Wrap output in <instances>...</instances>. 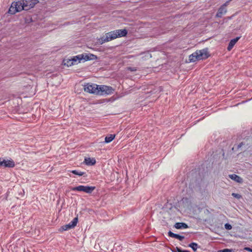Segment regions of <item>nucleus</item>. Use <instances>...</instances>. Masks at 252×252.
<instances>
[{"label":"nucleus","instance_id":"0eeeda50","mask_svg":"<svg viewBox=\"0 0 252 252\" xmlns=\"http://www.w3.org/2000/svg\"><path fill=\"white\" fill-rule=\"evenodd\" d=\"M15 162L12 159L5 160L0 158V166L3 167L12 168L15 166Z\"/></svg>","mask_w":252,"mask_h":252},{"label":"nucleus","instance_id":"473e14b6","mask_svg":"<svg viewBox=\"0 0 252 252\" xmlns=\"http://www.w3.org/2000/svg\"><path fill=\"white\" fill-rule=\"evenodd\" d=\"M228 1H226L225 3H224L222 5H221V6H224V7L226 8V6L228 4Z\"/></svg>","mask_w":252,"mask_h":252},{"label":"nucleus","instance_id":"bb28decb","mask_svg":"<svg viewBox=\"0 0 252 252\" xmlns=\"http://www.w3.org/2000/svg\"><path fill=\"white\" fill-rule=\"evenodd\" d=\"M224 227L227 230H230L232 229L231 225L228 223H226L224 224Z\"/></svg>","mask_w":252,"mask_h":252},{"label":"nucleus","instance_id":"412c9836","mask_svg":"<svg viewBox=\"0 0 252 252\" xmlns=\"http://www.w3.org/2000/svg\"><path fill=\"white\" fill-rule=\"evenodd\" d=\"M196 54V52L193 53L192 54L189 55V60L190 62H194L196 61H199V60H198L197 57L196 56V54Z\"/></svg>","mask_w":252,"mask_h":252},{"label":"nucleus","instance_id":"7c9ffc66","mask_svg":"<svg viewBox=\"0 0 252 252\" xmlns=\"http://www.w3.org/2000/svg\"><path fill=\"white\" fill-rule=\"evenodd\" d=\"M177 250L178 252H189L187 250H182L178 248H177Z\"/></svg>","mask_w":252,"mask_h":252},{"label":"nucleus","instance_id":"aec40b11","mask_svg":"<svg viewBox=\"0 0 252 252\" xmlns=\"http://www.w3.org/2000/svg\"><path fill=\"white\" fill-rule=\"evenodd\" d=\"M115 134H109L105 137V142L106 143H110L115 138Z\"/></svg>","mask_w":252,"mask_h":252},{"label":"nucleus","instance_id":"4468645a","mask_svg":"<svg viewBox=\"0 0 252 252\" xmlns=\"http://www.w3.org/2000/svg\"><path fill=\"white\" fill-rule=\"evenodd\" d=\"M227 10L224 6H220L216 14V17L221 18L222 15L226 13Z\"/></svg>","mask_w":252,"mask_h":252},{"label":"nucleus","instance_id":"6ab92c4d","mask_svg":"<svg viewBox=\"0 0 252 252\" xmlns=\"http://www.w3.org/2000/svg\"><path fill=\"white\" fill-rule=\"evenodd\" d=\"M18 12H19L18 10L17 9L13 2H12L11 6L9 8L8 13L10 14H14Z\"/></svg>","mask_w":252,"mask_h":252},{"label":"nucleus","instance_id":"9b49d317","mask_svg":"<svg viewBox=\"0 0 252 252\" xmlns=\"http://www.w3.org/2000/svg\"><path fill=\"white\" fill-rule=\"evenodd\" d=\"M80 55H81V56H82L83 58H81V61L83 60L84 62L93 60L96 58V56L92 54L85 53L80 54Z\"/></svg>","mask_w":252,"mask_h":252},{"label":"nucleus","instance_id":"cd10ccee","mask_svg":"<svg viewBox=\"0 0 252 252\" xmlns=\"http://www.w3.org/2000/svg\"><path fill=\"white\" fill-rule=\"evenodd\" d=\"M220 252H234V251L233 249H225L220 250Z\"/></svg>","mask_w":252,"mask_h":252},{"label":"nucleus","instance_id":"c85d7f7f","mask_svg":"<svg viewBox=\"0 0 252 252\" xmlns=\"http://www.w3.org/2000/svg\"><path fill=\"white\" fill-rule=\"evenodd\" d=\"M232 195L233 197H234L235 198H238V199H239L241 197V196L239 194L235 193H233L232 194Z\"/></svg>","mask_w":252,"mask_h":252},{"label":"nucleus","instance_id":"5701e85b","mask_svg":"<svg viewBox=\"0 0 252 252\" xmlns=\"http://www.w3.org/2000/svg\"><path fill=\"white\" fill-rule=\"evenodd\" d=\"M71 58L70 59H66V60H64L63 61V63H64V64L65 65H66L67 66H71V65H73V63L72 62H71Z\"/></svg>","mask_w":252,"mask_h":252},{"label":"nucleus","instance_id":"2f4dec72","mask_svg":"<svg viewBox=\"0 0 252 252\" xmlns=\"http://www.w3.org/2000/svg\"><path fill=\"white\" fill-rule=\"evenodd\" d=\"M244 249L247 251L252 252V249L249 248V247H245Z\"/></svg>","mask_w":252,"mask_h":252},{"label":"nucleus","instance_id":"f3484780","mask_svg":"<svg viewBox=\"0 0 252 252\" xmlns=\"http://www.w3.org/2000/svg\"><path fill=\"white\" fill-rule=\"evenodd\" d=\"M81 58L83 57L82 56H81L80 54L71 58L72 61L71 62H72L73 64H77L78 63H80L81 61Z\"/></svg>","mask_w":252,"mask_h":252},{"label":"nucleus","instance_id":"9d476101","mask_svg":"<svg viewBox=\"0 0 252 252\" xmlns=\"http://www.w3.org/2000/svg\"><path fill=\"white\" fill-rule=\"evenodd\" d=\"M38 2L37 0H25V6L27 8L25 10H28L33 7L36 3Z\"/></svg>","mask_w":252,"mask_h":252},{"label":"nucleus","instance_id":"b1692460","mask_svg":"<svg viewBox=\"0 0 252 252\" xmlns=\"http://www.w3.org/2000/svg\"><path fill=\"white\" fill-rule=\"evenodd\" d=\"M189 246L191 248L194 252H195L198 248V244L192 242L189 244Z\"/></svg>","mask_w":252,"mask_h":252},{"label":"nucleus","instance_id":"39448f33","mask_svg":"<svg viewBox=\"0 0 252 252\" xmlns=\"http://www.w3.org/2000/svg\"><path fill=\"white\" fill-rule=\"evenodd\" d=\"M98 85L95 84L87 83L84 86L85 92L97 95Z\"/></svg>","mask_w":252,"mask_h":252},{"label":"nucleus","instance_id":"20e7f679","mask_svg":"<svg viewBox=\"0 0 252 252\" xmlns=\"http://www.w3.org/2000/svg\"><path fill=\"white\" fill-rule=\"evenodd\" d=\"M95 189L94 186H88L80 185L73 188L71 189L73 191H83L87 193H91Z\"/></svg>","mask_w":252,"mask_h":252},{"label":"nucleus","instance_id":"7ed1b4c3","mask_svg":"<svg viewBox=\"0 0 252 252\" xmlns=\"http://www.w3.org/2000/svg\"><path fill=\"white\" fill-rule=\"evenodd\" d=\"M114 90L112 87L106 85H98L97 95H105L112 94Z\"/></svg>","mask_w":252,"mask_h":252},{"label":"nucleus","instance_id":"6e6552de","mask_svg":"<svg viewBox=\"0 0 252 252\" xmlns=\"http://www.w3.org/2000/svg\"><path fill=\"white\" fill-rule=\"evenodd\" d=\"M78 222V218H74L69 223L63 226L62 228L63 230H67L73 228L77 224Z\"/></svg>","mask_w":252,"mask_h":252},{"label":"nucleus","instance_id":"393cba45","mask_svg":"<svg viewBox=\"0 0 252 252\" xmlns=\"http://www.w3.org/2000/svg\"><path fill=\"white\" fill-rule=\"evenodd\" d=\"M70 172H71L72 173H73L75 175H78L79 176H82L84 175L85 173L84 172L79 171L76 170H71Z\"/></svg>","mask_w":252,"mask_h":252},{"label":"nucleus","instance_id":"423d86ee","mask_svg":"<svg viewBox=\"0 0 252 252\" xmlns=\"http://www.w3.org/2000/svg\"><path fill=\"white\" fill-rule=\"evenodd\" d=\"M195 52V54H196V56L197 57L199 61L205 60L210 56L208 48H204L202 50H197Z\"/></svg>","mask_w":252,"mask_h":252},{"label":"nucleus","instance_id":"a211bd4d","mask_svg":"<svg viewBox=\"0 0 252 252\" xmlns=\"http://www.w3.org/2000/svg\"><path fill=\"white\" fill-rule=\"evenodd\" d=\"M84 162L87 165H93L95 163L96 160L94 158H85Z\"/></svg>","mask_w":252,"mask_h":252},{"label":"nucleus","instance_id":"c756f323","mask_svg":"<svg viewBox=\"0 0 252 252\" xmlns=\"http://www.w3.org/2000/svg\"><path fill=\"white\" fill-rule=\"evenodd\" d=\"M127 70L131 71H135L137 70V69L136 67H129L127 68Z\"/></svg>","mask_w":252,"mask_h":252},{"label":"nucleus","instance_id":"ddd939ff","mask_svg":"<svg viewBox=\"0 0 252 252\" xmlns=\"http://www.w3.org/2000/svg\"><path fill=\"white\" fill-rule=\"evenodd\" d=\"M240 38V37H239V36L236 37V38H233L230 41V42L228 44L227 48L228 51H230L232 49V48L233 47L234 45L236 44V43L238 41V40Z\"/></svg>","mask_w":252,"mask_h":252},{"label":"nucleus","instance_id":"4be33fe9","mask_svg":"<svg viewBox=\"0 0 252 252\" xmlns=\"http://www.w3.org/2000/svg\"><path fill=\"white\" fill-rule=\"evenodd\" d=\"M97 41L99 44H102L105 42H108L107 38L105 36V35L98 38L97 39Z\"/></svg>","mask_w":252,"mask_h":252},{"label":"nucleus","instance_id":"dca6fc26","mask_svg":"<svg viewBox=\"0 0 252 252\" xmlns=\"http://www.w3.org/2000/svg\"><path fill=\"white\" fill-rule=\"evenodd\" d=\"M174 227L178 229L189 228V226L184 222H176L174 225Z\"/></svg>","mask_w":252,"mask_h":252},{"label":"nucleus","instance_id":"f8f14e48","mask_svg":"<svg viewBox=\"0 0 252 252\" xmlns=\"http://www.w3.org/2000/svg\"><path fill=\"white\" fill-rule=\"evenodd\" d=\"M229 177L232 180L238 183H242L243 182V179L238 175L232 174L228 175Z\"/></svg>","mask_w":252,"mask_h":252},{"label":"nucleus","instance_id":"1a4fd4ad","mask_svg":"<svg viewBox=\"0 0 252 252\" xmlns=\"http://www.w3.org/2000/svg\"><path fill=\"white\" fill-rule=\"evenodd\" d=\"M13 3L19 12L27 8L25 6V0H20Z\"/></svg>","mask_w":252,"mask_h":252},{"label":"nucleus","instance_id":"a878e982","mask_svg":"<svg viewBox=\"0 0 252 252\" xmlns=\"http://www.w3.org/2000/svg\"><path fill=\"white\" fill-rule=\"evenodd\" d=\"M244 145L243 142H241L239 144L237 145L236 147H234L232 148V151L239 150L242 146Z\"/></svg>","mask_w":252,"mask_h":252},{"label":"nucleus","instance_id":"2eb2a0df","mask_svg":"<svg viewBox=\"0 0 252 252\" xmlns=\"http://www.w3.org/2000/svg\"><path fill=\"white\" fill-rule=\"evenodd\" d=\"M168 235L169 236H170L172 238H176L181 241H183V239H184V238H185V237L184 236H182V235H180L174 233L172 232H171V231H169L168 232Z\"/></svg>","mask_w":252,"mask_h":252},{"label":"nucleus","instance_id":"f03ea898","mask_svg":"<svg viewBox=\"0 0 252 252\" xmlns=\"http://www.w3.org/2000/svg\"><path fill=\"white\" fill-rule=\"evenodd\" d=\"M127 32L126 29L117 30L106 33L105 36L108 41L116 39L118 37H123L126 35Z\"/></svg>","mask_w":252,"mask_h":252},{"label":"nucleus","instance_id":"72a5a7b5","mask_svg":"<svg viewBox=\"0 0 252 252\" xmlns=\"http://www.w3.org/2000/svg\"><path fill=\"white\" fill-rule=\"evenodd\" d=\"M247 101H243V102H242V103H245V102H247Z\"/></svg>","mask_w":252,"mask_h":252},{"label":"nucleus","instance_id":"f257e3e1","mask_svg":"<svg viewBox=\"0 0 252 252\" xmlns=\"http://www.w3.org/2000/svg\"><path fill=\"white\" fill-rule=\"evenodd\" d=\"M127 32L126 29L117 30L106 33L105 36L108 41L116 39L118 37H123L126 35Z\"/></svg>","mask_w":252,"mask_h":252}]
</instances>
